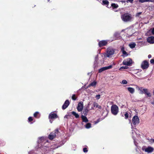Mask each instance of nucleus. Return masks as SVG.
<instances>
[{
	"mask_svg": "<svg viewBox=\"0 0 154 154\" xmlns=\"http://www.w3.org/2000/svg\"><path fill=\"white\" fill-rule=\"evenodd\" d=\"M121 67L123 68V67H124L123 66H122V67Z\"/></svg>",
	"mask_w": 154,
	"mask_h": 154,
	"instance_id": "52",
	"label": "nucleus"
},
{
	"mask_svg": "<svg viewBox=\"0 0 154 154\" xmlns=\"http://www.w3.org/2000/svg\"><path fill=\"white\" fill-rule=\"evenodd\" d=\"M49 1V0H48V1Z\"/></svg>",
	"mask_w": 154,
	"mask_h": 154,
	"instance_id": "57",
	"label": "nucleus"
},
{
	"mask_svg": "<svg viewBox=\"0 0 154 154\" xmlns=\"http://www.w3.org/2000/svg\"><path fill=\"white\" fill-rule=\"evenodd\" d=\"M152 33L153 34H154V28L152 29Z\"/></svg>",
	"mask_w": 154,
	"mask_h": 154,
	"instance_id": "44",
	"label": "nucleus"
},
{
	"mask_svg": "<svg viewBox=\"0 0 154 154\" xmlns=\"http://www.w3.org/2000/svg\"><path fill=\"white\" fill-rule=\"evenodd\" d=\"M115 65V63L114 62H112V63L111 65H109V66H105V67H109V68L112 67H113Z\"/></svg>",
	"mask_w": 154,
	"mask_h": 154,
	"instance_id": "29",
	"label": "nucleus"
},
{
	"mask_svg": "<svg viewBox=\"0 0 154 154\" xmlns=\"http://www.w3.org/2000/svg\"><path fill=\"white\" fill-rule=\"evenodd\" d=\"M133 124L134 125H138L140 122V120L138 117L137 116H134L132 119Z\"/></svg>",
	"mask_w": 154,
	"mask_h": 154,
	"instance_id": "8",
	"label": "nucleus"
},
{
	"mask_svg": "<svg viewBox=\"0 0 154 154\" xmlns=\"http://www.w3.org/2000/svg\"><path fill=\"white\" fill-rule=\"evenodd\" d=\"M121 18L122 20L125 22L131 21L132 19V17L131 14L128 13L122 14L121 16Z\"/></svg>",
	"mask_w": 154,
	"mask_h": 154,
	"instance_id": "1",
	"label": "nucleus"
},
{
	"mask_svg": "<svg viewBox=\"0 0 154 154\" xmlns=\"http://www.w3.org/2000/svg\"><path fill=\"white\" fill-rule=\"evenodd\" d=\"M137 89L139 91L140 94H144L146 95L148 97H150L151 95L150 93L148 91V90L146 88H144L143 87H137Z\"/></svg>",
	"mask_w": 154,
	"mask_h": 154,
	"instance_id": "3",
	"label": "nucleus"
},
{
	"mask_svg": "<svg viewBox=\"0 0 154 154\" xmlns=\"http://www.w3.org/2000/svg\"><path fill=\"white\" fill-rule=\"evenodd\" d=\"M91 127V123H87L85 125V128H89Z\"/></svg>",
	"mask_w": 154,
	"mask_h": 154,
	"instance_id": "27",
	"label": "nucleus"
},
{
	"mask_svg": "<svg viewBox=\"0 0 154 154\" xmlns=\"http://www.w3.org/2000/svg\"><path fill=\"white\" fill-rule=\"evenodd\" d=\"M111 111L114 115H116L118 112V107L116 105H112L111 107Z\"/></svg>",
	"mask_w": 154,
	"mask_h": 154,
	"instance_id": "5",
	"label": "nucleus"
},
{
	"mask_svg": "<svg viewBox=\"0 0 154 154\" xmlns=\"http://www.w3.org/2000/svg\"><path fill=\"white\" fill-rule=\"evenodd\" d=\"M111 6L113 9H115L118 8L119 7L118 5L117 4L115 3H112L111 5Z\"/></svg>",
	"mask_w": 154,
	"mask_h": 154,
	"instance_id": "23",
	"label": "nucleus"
},
{
	"mask_svg": "<svg viewBox=\"0 0 154 154\" xmlns=\"http://www.w3.org/2000/svg\"><path fill=\"white\" fill-rule=\"evenodd\" d=\"M136 45V44L134 43H132L129 45V46L130 48H133L135 47Z\"/></svg>",
	"mask_w": 154,
	"mask_h": 154,
	"instance_id": "24",
	"label": "nucleus"
},
{
	"mask_svg": "<svg viewBox=\"0 0 154 154\" xmlns=\"http://www.w3.org/2000/svg\"><path fill=\"white\" fill-rule=\"evenodd\" d=\"M154 1V0H139V2L142 3L149 2H153Z\"/></svg>",
	"mask_w": 154,
	"mask_h": 154,
	"instance_id": "22",
	"label": "nucleus"
},
{
	"mask_svg": "<svg viewBox=\"0 0 154 154\" xmlns=\"http://www.w3.org/2000/svg\"><path fill=\"white\" fill-rule=\"evenodd\" d=\"M122 2H125V1H122Z\"/></svg>",
	"mask_w": 154,
	"mask_h": 154,
	"instance_id": "50",
	"label": "nucleus"
},
{
	"mask_svg": "<svg viewBox=\"0 0 154 154\" xmlns=\"http://www.w3.org/2000/svg\"><path fill=\"white\" fill-rule=\"evenodd\" d=\"M149 63L148 61L146 60L143 61L141 64V67H148Z\"/></svg>",
	"mask_w": 154,
	"mask_h": 154,
	"instance_id": "12",
	"label": "nucleus"
},
{
	"mask_svg": "<svg viewBox=\"0 0 154 154\" xmlns=\"http://www.w3.org/2000/svg\"><path fill=\"white\" fill-rule=\"evenodd\" d=\"M107 43V40H102L99 42L98 45L99 46L101 47L106 45Z\"/></svg>",
	"mask_w": 154,
	"mask_h": 154,
	"instance_id": "11",
	"label": "nucleus"
},
{
	"mask_svg": "<svg viewBox=\"0 0 154 154\" xmlns=\"http://www.w3.org/2000/svg\"><path fill=\"white\" fill-rule=\"evenodd\" d=\"M132 63V60L130 58H128L127 60H125L123 62L124 65L130 66Z\"/></svg>",
	"mask_w": 154,
	"mask_h": 154,
	"instance_id": "10",
	"label": "nucleus"
},
{
	"mask_svg": "<svg viewBox=\"0 0 154 154\" xmlns=\"http://www.w3.org/2000/svg\"><path fill=\"white\" fill-rule=\"evenodd\" d=\"M116 34H114V35H116Z\"/></svg>",
	"mask_w": 154,
	"mask_h": 154,
	"instance_id": "56",
	"label": "nucleus"
},
{
	"mask_svg": "<svg viewBox=\"0 0 154 154\" xmlns=\"http://www.w3.org/2000/svg\"><path fill=\"white\" fill-rule=\"evenodd\" d=\"M109 2L107 0H103L102 1V5H106L107 6L109 5Z\"/></svg>",
	"mask_w": 154,
	"mask_h": 154,
	"instance_id": "21",
	"label": "nucleus"
},
{
	"mask_svg": "<svg viewBox=\"0 0 154 154\" xmlns=\"http://www.w3.org/2000/svg\"><path fill=\"white\" fill-rule=\"evenodd\" d=\"M97 82L95 81H94L93 82H91L90 83L87 87L88 88H89L90 86H93L94 87H95L96 84Z\"/></svg>",
	"mask_w": 154,
	"mask_h": 154,
	"instance_id": "18",
	"label": "nucleus"
},
{
	"mask_svg": "<svg viewBox=\"0 0 154 154\" xmlns=\"http://www.w3.org/2000/svg\"><path fill=\"white\" fill-rule=\"evenodd\" d=\"M133 139L134 140V143L135 145L137 146V144L136 143L135 141V139H134V138L133 136Z\"/></svg>",
	"mask_w": 154,
	"mask_h": 154,
	"instance_id": "43",
	"label": "nucleus"
},
{
	"mask_svg": "<svg viewBox=\"0 0 154 154\" xmlns=\"http://www.w3.org/2000/svg\"><path fill=\"white\" fill-rule=\"evenodd\" d=\"M72 98L73 100H76V97H75V94H73L72 97Z\"/></svg>",
	"mask_w": 154,
	"mask_h": 154,
	"instance_id": "35",
	"label": "nucleus"
},
{
	"mask_svg": "<svg viewBox=\"0 0 154 154\" xmlns=\"http://www.w3.org/2000/svg\"><path fill=\"white\" fill-rule=\"evenodd\" d=\"M83 152H87L88 151V150L86 148H84L83 149Z\"/></svg>",
	"mask_w": 154,
	"mask_h": 154,
	"instance_id": "40",
	"label": "nucleus"
},
{
	"mask_svg": "<svg viewBox=\"0 0 154 154\" xmlns=\"http://www.w3.org/2000/svg\"><path fill=\"white\" fill-rule=\"evenodd\" d=\"M143 68V69H145V68Z\"/></svg>",
	"mask_w": 154,
	"mask_h": 154,
	"instance_id": "54",
	"label": "nucleus"
},
{
	"mask_svg": "<svg viewBox=\"0 0 154 154\" xmlns=\"http://www.w3.org/2000/svg\"><path fill=\"white\" fill-rule=\"evenodd\" d=\"M98 58V55H97V56L95 57V62L97 61Z\"/></svg>",
	"mask_w": 154,
	"mask_h": 154,
	"instance_id": "42",
	"label": "nucleus"
},
{
	"mask_svg": "<svg viewBox=\"0 0 154 154\" xmlns=\"http://www.w3.org/2000/svg\"><path fill=\"white\" fill-rule=\"evenodd\" d=\"M128 91L131 93L133 94L134 92V88L131 87L128 88Z\"/></svg>",
	"mask_w": 154,
	"mask_h": 154,
	"instance_id": "20",
	"label": "nucleus"
},
{
	"mask_svg": "<svg viewBox=\"0 0 154 154\" xmlns=\"http://www.w3.org/2000/svg\"><path fill=\"white\" fill-rule=\"evenodd\" d=\"M69 104V101L68 100H66L62 106V109H66L68 106Z\"/></svg>",
	"mask_w": 154,
	"mask_h": 154,
	"instance_id": "15",
	"label": "nucleus"
},
{
	"mask_svg": "<svg viewBox=\"0 0 154 154\" xmlns=\"http://www.w3.org/2000/svg\"><path fill=\"white\" fill-rule=\"evenodd\" d=\"M121 51L123 54V56L124 57H126L128 56V54L127 52L125 50L124 48L123 47H122L121 48Z\"/></svg>",
	"mask_w": 154,
	"mask_h": 154,
	"instance_id": "16",
	"label": "nucleus"
},
{
	"mask_svg": "<svg viewBox=\"0 0 154 154\" xmlns=\"http://www.w3.org/2000/svg\"><path fill=\"white\" fill-rule=\"evenodd\" d=\"M38 114V112H35L34 114V117H36L37 115Z\"/></svg>",
	"mask_w": 154,
	"mask_h": 154,
	"instance_id": "37",
	"label": "nucleus"
},
{
	"mask_svg": "<svg viewBox=\"0 0 154 154\" xmlns=\"http://www.w3.org/2000/svg\"><path fill=\"white\" fill-rule=\"evenodd\" d=\"M126 68H120L119 69V70L120 71H122L123 69H125Z\"/></svg>",
	"mask_w": 154,
	"mask_h": 154,
	"instance_id": "45",
	"label": "nucleus"
},
{
	"mask_svg": "<svg viewBox=\"0 0 154 154\" xmlns=\"http://www.w3.org/2000/svg\"><path fill=\"white\" fill-rule=\"evenodd\" d=\"M147 42L150 44L154 43V37L150 36L147 38Z\"/></svg>",
	"mask_w": 154,
	"mask_h": 154,
	"instance_id": "14",
	"label": "nucleus"
},
{
	"mask_svg": "<svg viewBox=\"0 0 154 154\" xmlns=\"http://www.w3.org/2000/svg\"><path fill=\"white\" fill-rule=\"evenodd\" d=\"M150 62L151 63V64H154V58L151 59L150 60Z\"/></svg>",
	"mask_w": 154,
	"mask_h": 154,
	"instance_id": "38",
	"label": "nucleus"
},
{
	"mask_svg": "<svg viewBox=\"0 0 154 154\" xmlns=\"http://www.w3.org/2000/svg\"><path fill=\"white\" fill-rule=\"evenodd\" d=\"M83 108V103L82 102H79L77 108V109L78 111L81 112L82 111Z\"/></svg>",
	"mask_w": 154,
	"mask_h": 154,
	"instance_id": "13",
	"label": "nucleus"
},
{
	"mask_svg": "<svg viewBox=\"0 0 154 154\" xmlns=\"http://www.w3.org/2000/svg\"><path fill=\"white\" fill-rule=\"evenodd\" d=\"M131 31L132 33H133V34L132 35H133V34H134V33L135 32H134V29H129L128 30V32H130Z\"/></svg>",
	"mask_w": 154,
	"mask_h": 154,
	"instance_id": "31",
	"label": "nucleus"
},
{
	"mask_svg": "<svg viewBox=\"0 0 154 154\" xmlns=\"http://www.w3.org/2000/svg\"><path fill=\"white\" fill-rule=\"evenodd\" d=\"M109 68H100V69L99 70V72H103V71H104L106 70L107 69H109Z\"/></svg>",
	"mask_w": 154,
	"mask_h": 154,
	"instance_id": "26",
	"label": "nucleus"
},
{
	"mask_svg": "<svg viewBox=\"0 0 154 154\" xmlns=\"http://www.w3.org/2000/svg\"><path fill=\"white\" fill-rule=\"evenodd\" d=\"M92 75L91 72H89L88 73V75Z\"/></svg>",
	"mask_w": 154,
	"mask_h": 154,
	"instance_id": "48",
	"label": "nucleus"
},
{
	"mask_svg": "<svg viewBox=\"0 0 154 154\" xmlns=\"http://www.w3.org/2000/svg\"><path fill=\"white\" fill-rule=\"evenodd\" d=\"M93 105H94V106L96 107V108H97L99 106L98 104L96 102H94V103Z\"/></svg>",
	"mask_w": 154,
	"mask_h": 154,
	"instance_id": "32",
	"label": "nucleus"
},
{
	"mask_svg": "<svg viewBox=\"0 0 154 154\" xmlns=\"http://www.w3.org/2000/svg\"><path fill=\"white\" fill-rule=\"evenodd\" d=\"M95 98L97 100H98L100 98V94H98L96 96Z\"/></svg>",
	"mask_w": 154,
	"mask_h": 154,
	"instance_id": "34",
	"label": "nucleus"
},
{
	"mask_svg": "<svg viewBox=\"0 0 154 154\" xmlns=\"http://www.w3.org/2000/svg\"><path fill=\"white\" fill-rule=\"evenodd\" d=\"M151 57H152V56L151 55L149 54L148 55V57L149 58H151Z\"/></svg>",
	"mask_w": 154,
	"mask_h": 154,
	"instance_id": "46",
	"label": "nucleus"
},
{
	"mask_svg": "<svg viewBox=\"0 0 154 154\" xmlns=\"http://www.w3.org/2000/svg\"><path fill=\"white\" fill-rule=\"evenodd\" d=\"M153 141L154 142V139H153Z\"/></svg>",
	"mask_w": 154,
	"mask_h": 154,
	"instance_id": "53",
	"label": "nucleus"
},
{
	"mask_svg": "<svg viewBox=\"0 0 154 154\" xmlns=\"http://www.w3.org/2000/svg\"><path fill=\"white\" fill-rule=\"evenodd\" d=\"M142 14V12H138V13H137L136 15V17H139L140 15V14Z\"/></svg>",
	"mask_w": 154,
	"mask_h": 154,
	"instance_id": "39",
	"label": "nucleus"
},
{
	"mask_svg": "<svg viewBox=\"0 0 154 154\" xmlns=\"http://www.w3.org/2000/svg\"><path fill=\"white\" fill-rule=\"evenodd\" d=\"M47 141V140H46L44 137H42L39 138L38 142V143H42L45 142Z\"/></svg>",
	"mask_w": 154,
	"mask_h": 154,
	"instance_id": "17",
	"label": "nucleus"
},
{
	"mask_svg": "<svg viewBox=\"0 0 154 154\" xmlns=\"http://www.w3.org/2000/svg\"><path fill=\"white\" fill-rule=\"evenodd\" d=\"M58 132V129H56L54 131L51 133L48 136V138L50 140H53L56 136V134H57Z\"/></svg>",
	"mask_w": 154,
	"mask_h": 154,
	"instance_id": "7",
	"label": "nucleus"
},
{
	"mask_svg": "<svg viewBox=\"0 0 154 154\" xmlns=\"http://www.w3.org/2000/svg\"><path fill=\"white\" fill-rule=\"evenodd\" d=\"M114 50L112 48H109L107 49L106 53L105 55V56L107 57H111L114 53Z\"/></svg>",
	"mask_w": 154,
	"mask_h": 154,
	"instance_id": "4",
	"label": "nucleus"
},
{
	"mask_svg": "<svg viewBox=\"0 0 154 154\" xmlns=\"http://www.w3.org/2000/svg\"><path fill=\"white\" fill-rule=\"evenodd\" d=\"M98 122H99V121H97V122L96 123H98Z\"/></svg>",
	"mask_w": 154,
	"mask_h": 154,
	"instance_id": "51",
	"label": "nucleus"
},
{
	"mask_svg": "<svg viewBox=\"0 0 154 154\" xmlns=\"http://www.w3.org/2000/svg\"><path fill=\"white\" fill-rule=\"evenodd\" d=\"M142 149L145 152L148 153L152 152L154 150L153 148L151 146H149L146 148H145V147H143Z\"/></svg>",
	"mask_w": 154,
	"mask_h": 154,
	"instance_id": "9",
	"label": "nucleus"
},
{
	"mask_svg": "<svg viewBox=\"0 0 154 154\" xmlns=\"http://www.w3.org/2000/svg\"><path fill=\"white\" fill-rule=\"evenodd\" d=\"M28 120H29V122L32 121V117H29L28 118Z\"/></svg>",
	"mask_w": 154,
	"mask_h": 154,
	"instance_id": "41",
	"label": "nucleus"
},
{
	"mask_svg": "<svg viewBox=\"0 0 154 154\" xmlns=\"http://www.w3.org/2000/svg\"><path fill=\"white\" fill-rule=\"evenodd\" d=\"M81 117L83 122H88V120L85 116L82 115Z\"/></svg>",
	"mask_w": 154,
	"mask_h": 154,
	"instance_id": "19",
	"label": "nucleus"
},
{
	"mask_svg": "<svg viewBox=\"0 0 154 154\" xmlns=\"http://www.w3.org/2000/svg\"><path fill=\"white\" fill-rule=\"evenodd\" d=\"M137 89L139 91L140 94H144L146 95L148 97H150L151 95L150 93L148 91V90L146 88H144L143 87H137Z\"/></svg>",
	"mask_w": 154,
	"mask_h": 154,
	"instance_id": "2",
	"label": "nucleus"
},
{
	"mask_svg": "<svg viewBox=\"0 0 154 154\" xmlns=\"http://www.w3.org/2000/svg\"><path fill=\"white\" fill-rule=\"evenodd\" d=\"M97 108H98L99 109H101L102 108V107H101V106L99 105L98 106Z\"/></svg>",
	"mask_w": 154,
	"mask_h": 154,
	"instance_id": "47",
	"label": "nucleus"
},
{
	"mask_svg": "<svg viewBox=\"0 0 154 154\" xmlns=\"http://www.w3.org/2000/svg\"><path fill=\"white\" fill-rule=\"evenodd\" d=\"M57 117L58 116L56 113H54V112H51L49 114L48 116V118L50 119V122L51 123L52 122V121L51 120L56 119Z\"/></svg>",
	"mask_w": 154,
	"mask_h": 154,
	"instance_id": "6",
	"label": "nucleus"
},
{
	"mask_svg": "<svg viewBox=\"0 0 154 154\" xmlns=\"http://www.w3.org/2000/svg\"><path fill=\"white\" fill-rule=\"evenodd\" d=\"M121 83L123 84H127V82L126 80H123Z\"/></svg>",
	"mask_w": 154,
	"mask_h": 154,
	"instance_id": "33",
	"label": "nucleus"
},
{
	"mask_svg": "<svg viewBox=\"0 0 154 154\" xmlns=\"http://www.w3.org/2000/svg\"><path fill=\"white\" fill-rule=\"evenodd\" d=\"M72 113L73 115L75 116V117L76 118H78L79 117V115L77 113L74 111L72 112Z\"/></svg>",
	"mask_w": 154,
	"mask_h": 154,
	"instance_id": "25",
	"label": "nucleus"
},
{
	"mask_svg": "<svg viewBox=\"0 0 154 154\" xmlns=\"http://www.w3.org/2000/svg\"><path fill=\"white\" fill-rule=\"evenodd\" d=\"M125 118L126 119H127L128 117V114L127 112H126L125 114Z\"/></svg>",
	"mask_w": 154,
	"mask_h": 154,
	"instance_id": "36",
	"label": "nucleus"
},
{
	"mask_svg": "<svg viewBox=\"0 0 154 154\" xmlns=\"http://www.w3.org/2000/svg\"><path fill=\"white\" fill-rule=\"evenodd\" d=\"M134 133V132L133 131H132V133Z\"/></svg>",
	"mask_w": 154,
	"mask_h": 154,
	"instance_id": "55",
	"label": "nucleus"
},
{
	"mask_svg": "<svg viewBox=\"0 0 154 154\" xmlns=\"http://www.w3.org/2000/svg\"><path fill=\"white\" fill-rule=\"evenodd\" d=\"M127 2L133 4V3L134 0H126Z\"/></svg>",
	"mask_w": 154,
	"mask_h": 154,
	"instance_id": "30",
	"label": "nucleus"
},
{
	"mask_svg": "<svg viewBox=\"0 0 154 154\" xmlns=\"http://www.w3.org/2000/svg\"><path fill=\"white\" fill-rule=\"evenodd\" d=\"M138 72L137 71H135V73H136L137 72Z\"/></svg>",
	"mask_w": 154,
	"mask_h": 154,
	"instance_id": "49",
	"label": "nucleus"
},
{
	"mask_svg": "<svg viewBox=\"0 0 154 154\" xmlns=\"http://www.w3.org/2000/svg\"><path fill=\"white\" fill-rule=\"evenodd\" d=\"M88 111L87 109H85V110L83 112V114H84L85 116L87 115Z\"/></svg>",
	"mask_w": 154,
	"mask_h": 154,
	"instance_id": "28",
	"label": "nucleus"
}]
</instances>
